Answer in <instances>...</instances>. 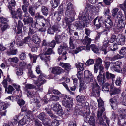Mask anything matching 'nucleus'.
<instances>
[{
	"mask_svg": "<svg viewBox=\"0 0 126 126\" xmlns=\"http://www.w3.org/2000/svg\"><path fill=\"white\" fill-rule=\"evenodd\" d=\"M75 14L72 4L71 3H69L65 14V20L67 23H69L74 20V16Z\"/></svg>",
	"mask_w": 126,
	"mask_h": 126,
	"instance_id": "f257e3e1",
	"label": "nucleus"
},
{
	"mask_svg": "<svg viewBox=\"0 0 126 126\" xmlns=\"http://www.w3.org/2000/svg\"><path fill=\"white\" fill-rule=\"evenodd\" d=\"M9 9L10 11L12 17L14 19L15 23H16V26L17 25L16 21L17 20H18V16L20 19H22V10L20 8H19L17 10L16 12H15L14 9L11 7H9Z\"/></svg>",
	"mask_w": 126,
	"mask_h": 126,
	"instance_id": "f03ea898",
	"label": "nucleus"
},
{
	"mask_svg": "<svg viewBox=\"0 0 126 126\" xmlns=\"http://www.w3.org/2000/svg\"><path fill=\"white\" fill-rule=\"evenodd\" d=\"M86 110H87L86 112H85L86 116H85L84 118V121L86 122H88L90 125L93 126H95V120L94 117L92 116H90L89 117H88L90 114V109H86Z\"/></svg>",
	"mask_w": 126,
	"mask_h": 126,
	"instance_id": "7ed1b4c3",
	"label": "nucleus"
},
{
	"mask_svg": "<svg viewBox=\"0 0 126 126\" xmlns=\"http://www.w3.org/2000/svg\"><path fill=\"white\" fill-rule=\"evenodd\" d=\"M62 103L63 105L65 107L70 108L72 105V98L69 95H66L63 98Z\"/></svg>",
	"mask_w": 126,
	"mask_h": 126,
	"instance_id": "20e7f679",
	"label": "nucleus"
},
{
	"mask_svg": "<svg viewBox=\"0 0 126 126\" xmlns=\"http://www.w3.org/2000/svg\"><path fill=\"white\" fill-rule=\"evenodd\" d=\"M92 84V88L91 95L94 96L96 95V93L97 95L99 96L100 94V87L96 81L93 82Z\"/></svg>",
	"mask_w": 126,
	"mask_h": 126,
	"instance_id": "39448f33",
	"label": "nucleus"
},
{
	"mask_svg": "<svg viewBox=\"0 0 126 126\" xmlns=\"http://www.w3.org/2000/svg\"><path fill=\"white\" fill-rule=\"evenodd\" d=\"M84 75L86 82L87 83H88L93 81L94 79V76L91 72L90 71L88 70L85 71Z\"/></svg>",
	"mask_w": 126,
	"mask_h": 126,
	"instance_id": "423d86ee",
	"label": "nucleus"
},
{
	"mask_svg": "<svg viewBox=\"0 0 126 126\" xmlns=\"http://www.w3.org/2000/svg\"><path fill=\"white\" fill-rule=\"evenodd\" d=\"M97 101L99 107V109L97 111V115L98 116H100L105 110V109L103 101L101 99H98Z\"/></svg>",
	"mask_w": 126,
	"mask_h": 126,
	"instance_id": "0eeeda50",
	"label": "nucleus"
},
{
	"mask_svg": "<svg viewBox=\"0 0 126 126\" xmlns=\"http://www.w3.org/2000/svg\"><path fill=\"white\" fill-rule=\"evenodd\" d=\"M122 62L120 61L115 62H112L111 64L112 66L111 67V69L113 71L119 72L120 71L119 68L120 65L121 64Z\"/></svg>",
	"mask_w": 126,
	"mask_h": 126,
	"instance_id": "6e6552de",
	"label": "nucleus"
},
{
	"mask_svg": "<svg viewBox=\"0 0 126 126\" xmlns=\"http://www.w3.org/2000/svg\"><path fill=\"white\" fill-rule=\"evenodd\" d=\"M84 15V14L83 13V15L81 16L82 21L84 22L85 24L89 23L93 19V17L92 16L91 14H89L88 15H86V16Z\"/></svg>",
	"mask_w": 126,
	"mask_h": 126,
	"instance_id": "1a4fd4ad",
	"label": "nucleus"
},
{
	"mask_svg": "<svg viewBox=\"0 0 126 126\" xmlns=\"http://www.w3.org/2000/svg\"><path fill=\"white\" fill-rule=\"evenodd\" d=\"M46 76L44 74H41L39 76V78L37 82L35 84L37 85L41 86L46 82L45 78Z\"/></svg>",
	"mask_w": 126,
	"mask_h": 126,
	"instance_id": "9d476101",
	"label": "nucleus"
},
{
	"mask_svg": "<svg viewBox=\"0 0 126 126\" xmlns=\"http://www.w3.org/2000/svg\"><path fill=\"white\" fill-rule=\"evenodd\" d=\"M125 24V21L124 20L122 19L119 20L117 24V29L119 30L120 32H122L124 29Z\"/></svg>",
	"mask_w": 126,
	"mask_h": 126,
	"instance_id": "9b49d317",
	"label": "nucleus"
},
{
	"mask_svg": "<svg viewBox=\"0 0 126 126\" xmlns=\"http://www.w3.org/2000/svg\"><path fill=\"white\" fill-rule=\"evenodd\" d=\"M76 111L78 113L79 115L82 116L85 115L84 113L83 112L84 108L82 107V106L79 104L77 105L75 107Z\"/></svg>",
	"mask_w": 126,
	"mask_h": 126,
	"instance_id": "f8f14e48",
	"label": "nucleus"
},
{
	"mask_svg": "<svg viewBox=\"0 0 126 126\" xmlns=\"http://www.w3.org/2000/svg\"><path fill=\"white\" fill-rule=\"evenodd\" d=\"M63 69L59 66L53 67L52 69L51 72L55 75H59L62 72Z\"/></svg>",
	"mask_w": 126,
	"mask_h": 126,
	"instance_id": "ddd939ff",
	"label": "nucleus"
},
{
	"mask_svg": "<svg viewBox=\"0 0 126 126\" xmlns=\"http://www.w3.org/2000/svg\"><path fill=\"white\" fill-rule=\"evenodd\" d=\"M107 16H108V17H107L108 19L107 20L105 21V26L106 28L109 29L112 27L113 25V24L112 21L110 18V16L108 15Z\"/></svg>",
	"mask_w": 126,
	"mask_h": 126,
	"instance_id": "4468645a",
	"label": "nucleus"
},
{
	"mask_svg": "<svg viewBox=\"0 0 126 126\" xmlns=\"http://www.w3.org/2000/svg\"><path fill=\"white\" fill-rule=\"evenodd\" d=\"M110 94L111 95L119 94L120 92V90L119 88L114 87L113 85L110 86Z\"/></svg>",
	"mask_w": 126,
	"mask_h": 126,
	"instance_id": "2eb2a0df",
	"label": "nucleus"
},
{
	"mask_svg": "<svg viewBox=\"0 0 126 126\" xmlns=\"http://www.w3.org/2000/svg\"><path fill=\"white\" fill-rule=\"evenodd\" d=\"M51 108L55 112L61 108V105L58 103H53L51 105Z\"/></svg>",
	"mask_w": 126,
	"mask_h": 126,
	"instance_id": "dca6fc26",
	"label": "nucleus"
},
{
	"mask_svg": "<svg viewBox=\"0 0 126 126\" xmlns=\"http://www.w3.org/2000/svg\"><path fill=\"white\" fill-rule=\"evenodd\" d=\"M42 60H44L46 62L50 61V55L46 53H43L39 55Z\"/></svg>",
	"mask_w": 126,
	"mask_h": 126,
	"instance_id": "f3484780",
	"label": "nucleus"
},
{
	"mask_svg": "<svg viewBox=\"0 0 126 126\" xmlns=\"http://www.w3.org/2000/svg\"><path fill=\"white\" fill-rule=\"evenodd\" d=\"M27 96L30 98H31L33 97H38L39 96L38 94L35 91H28L27 93Z\"/></svg>",
	"mask_w": 126,
	"mask_h": 126,
	"instance_id": "a211bd4d",
	"label": "nucleus"
},
{
	"mask_svg": "<svg viewBox=\"0 0 126 126\" xmlns=\"http://www.w3.org/2000/svg\"><path fill=\"white\" fill-rule=\"evenodd\" d=\"M30 119L27 116H24L18 122L19 125H22L29 121Z\"/></svg>",
	"mask_w": 126,
	"mask_h": 126,
	"instance_id": "6ab92c4d",
	"label": "nucleus"
},
{
	"mask_svg": "<svg viewBox=\"0 0 126 126\" xmlns=\"http://www.w3.org/2000/svg\"><path fill=\"white\" fill-rule=\"evenodd\" d=\"M24 24H32L33 22V18L31 16L24 18L23 20Z\"/></svg>",
	"mask_w": 126,
	"mask_h": 126,
	"instance_id": "aec40b11",
	"label": "nucleus"
},
{
	"mask_svg": "<svg viewBox=\"0 0 126 126\" xmlns=\"http://www.w3.org/2000/svg\"><path fill=\"white\" fill-rule=\"evenodd\" d=\"M68 49V47L66 44H65L64 46L61 45L58 48V53L59 54L62 53V51L63 50H67Z\"/></svg>",
	"mask_w": 126,
	"mask_h": 126,
	"instance_id": "412c9836",
	"label": "nucleus"
},
{
	"mask_svg": "<svg viewBox=\"0 0 126 126\" xmlns=\"http://www.w3.org/2000/svg\"><path fill=\"white\" fill-rule=\"evenodd\" d=\"M97 79L99 84L101 85V84L102 79H103V83L105 82L106 80L105 76H103V77H102V74L99 73V75L97 77Z\"/></svg>",
	"mask_w": 126,
	"mask_h": 126,
	"instance_id": "4be33fe9",
	"label": "nucleus"
},
{
	"mask_svg": "<svg viewBox=\"0 0 126 126\" xmlns=\"http://www.w3.org/2000/svg\"><path fill=\"white\" fill-rule=\"evenodd\" d=\"M76 99L78 102L82 103L85 101L86 98L85 96L80 94L77 96Z\"/></svg>",
	"mask_w": 126,
	"mask_h": 126,
	"instance_id": "5701e85b",
	"label": "nucleus"
},
{
	"mask_svg": "<svg viewBox=\"0 0 126 126\" xmlns=\"http://www.w3.org/2000/svg\"><path fill=\"white\" fill-rule=\"evenodd\" d=\"M59 65L61 66L62 67L67 70L70 69L71 67V66L69 63H61L59 64Z\"/></svg>",
	"mask_w": 126,
	"mask_h": 126,
	"instance_id": "b1692460",
	"label": "nucleus"
},
{
	"mask_svg": "<svg viewBox=\"0 0 126 126\" xmlns=\"http://www.w3.org/2000/svg\"><path fill=\"white\" fill-rule=\"evenodd\" d=\"M75 26L78 29H80L82 28V27H84L85 26V23L83 21L81 22H77L76 23Z\"/></svg>",
	"mask_w": 126,
	"mask_h": 126,
	"instance_id": "393cba45",
	"label": "nucleus"
},
{
	"mask_svg": "<svg viewBox=\"0 0 126 126\" xmlns=\"http://www.w3.org/2000/svg\"><path fill=\"white\" fill-rule=\"evenodd\" d=\"M49 22V21L48 20H47L45 18L44 19L42 20V26L43 28H40L39 29V30L41 32H44L46 30L45 28L44 27L46 24H48V23Z\"/></svg>",
	"mask_w": 126,
	"mask_h": 126,
	"instance_id": "a878e982",
	"label": "nucleus"
},
{
	"mask_svg": "<svg viewBox=\"0 0 126 126\" xmlns=\"http://www.w3.org/2000/svg\"><path fill=\"white\" fill-rule=\"evenodd\" d=\"M91 39L87 36H86L82 41L83 44L86 45H89L91 42Z\"/></svg>",
	"mask_w": 126,
	"mask_h": 126,
	"instance_id": "bb28decb",
	"label": "nucleus"
},
{
	"mask_svg": "<svg viewBox=\"0 0 126 126\" xmlns=\"http://www.w3.org/2000/svg\"><path fill=\"white\" fill-rule=\"evenodd\" d=\"M104 20V18L102 17H100V18L99 19H97V18H95L94 20V25H96V24H101V23H104L103 21Z\"/></svg>",
	"mask_w": 126,
	"mask_h": 126,
	"instance_id": "cd10ccee",
	"label": "nucleus"
},
{
	"mask_svg": "<svg viewBox=\"0 0 126 126\" xmlns=\"http://www.w3.org/2000/svg\"><path fill=\"white\" fill-rule=\"evenodd\" d=\"M32 40L36 44H39L41 40L40 38H38L36 34L33 35Z\"/></svg>",
	"mask_w": 126,
	"mask_h": 126,
	"instance_id": "c85d7f7f",
	"label": "nucleus"
},
{
	"mask_svg": "<svg viewBox=\"0 0 126 126\" xmlns=\"http://www.w3.org/2000/svg\"><path fill=\"white\" fill-rule=\"evenodd\" d=\"M45 115L43 112L40 113L38 116V118L40 120L44 121H47V120L49 121V119L47 118H46L45 117Z\"/></svg>",
	"mask_w": 126,
	"mask_h": 126,
	"instance_id": "c756f323",
	"label": "nucleus"
},
{
	"mask_svg": "<svg viewBox=\"0 0 126 126\" xmlns=\"http://www.w3.org/2000/svg\"><path fill=\"white\" fill-rule=\"evenodd\" d=\"M119 115L120 117L122 119H124L126 117V110H120Z\"/></svg>",
	"mask_w": 126,
	"mask_h": 126,
	"instance_id": "7c9ffc66",
	"label": "nucleus"
},
{
	"mask_svg": "<svg viewBox=\"0 0 126 126\" xmlns=\"http://www.w3.org/2000/svg\"><path fill=\"white\" fill-rule=\"evenodd\" d=\"M52 6L54 8H56L59 3L58 0H51L50 2Z\"/></svg>",
	"mask_w": 126,
	"mask_h": 126,
	"instance_id": "2f4dec72",
	"label": "nucleus"
},
{
	"mask_svg": "<svg viewBox=\"0 0 126 126\" xmlns=\"http://www.w3.org/2000/svg\"><path fill=\"white\" fill-rule=\"evenodd\" d=\"M28 11L29 13L32 16L35 14V10L34 7L32 6H29Z\"/></svg>",
	"mask_w": 126,
	"mask_h": 126,
	"instance_id": "473e14b6",
	"label": "nucleus"
},
{
	"mask_svg": "<svg viewBox=\"0 0 126 126\" xmlns=\"http://www.w3.org/2000/svg\"><path fill=\"white\" fill-rule=\"evenodd\" d=\"M102 114L100 116H98L97 115L98 118L96 120V122L98 124L102 125L103 126V124H105L104 123L103 119L102 118Z\"/></svg>",
	"mask_w": 126,
	"mask_h": 126,
	"instance_id": "72a5a7b5",
	"label": "nucleus"
},
{
	"mask_svg": "<svg viewBox=\"0 0 126 126\" xmlns=\"http://www.w3.org/2000/svg\"><path fill=\"white\" fill-rule=\"evenodd\" d=\"M47 112L49 114L52 119L56 118V116L52 114L51 110L47 107H46L45 109Z\"/></svg>",
	"mask_w": 126,
	"mask_h": 126,
	"instance_id": "f704fd0d",
	"label": "nucleus"
},
{
	"mask_svg": "<svg viewBox=\"0 0 126 126\" xmlns=\"http://www.w3.org/2000/svg\"><path fill=\"white\" fill-rule=\"evenodd\" d=\"M110 86V85L109 83H105L103 86L102 91L104 92L108 91L109 90Z\"/></svg>",
	"mask_w": 126,
	"mask_h": 126,
	"instance_id": "c9c22d12",
	"label": "nucleus"
},
{
	"mask_svg": "<svg viewBox=\"0 0 126 126\" xmlns=\"http://www.w3.org/2000/svg\"><path fill=\"white\" fill-rule=\"evenodd\" d=\"M85 46L80 47H79L76 48L75 49L73 50V52L75 54H77L79 52L81 51L82 50L85 49Z\"/></svg>",
	"mask_w": 126,
	"mask_h": 126,
	"instance_id": "e433bc0d",
	"label": "nucleus"
},
{
	"mask_svg": "<svg viewBox=\"0 0 126 126\" xmlns=\"http://www.w3.org/2000/svg\"><path fill=\"white\" fill-rule=\"evenodd\" d=\"M125 38L124 36H121L118 40H117V42L118 44L122 45L124 43Z\"/></svg>",
	"mask_w": 126,
	"mask_h": 126,
	"instance_id": "4c0bfd02",
	"label": "nucleus"
},
{
	"mask_svg": "<svg viewBox=\"0 0 126 126\" xmlns=\"http://www.w3.org/2000/svg\"><path fill=\"white\" fill-rule=\"evenodd\" d=\"M0 109L1 110H5L8 107L7 104L3 102H2L1 101H0Z\"/></svg>",
	"mask_w": 126,
	"mask_h": 126,
	"instance_id": "58836bf2",
	"label": "nucleus"
},
{
	"mask_svg": "<svg viewBox=\"0 0 126 126\" xmlns=\"http://www.w3.org/2000/svg\"><path fill=\"white\" fill-rule=\"evenodd\" d=\"M83 65L84 64L81 63H76V66L77 69L81 71L84 70Z\"/></svg>",
	"mask_w": 126,
	"mask_h": 126,
	"instance_id": "ea45409f",
	"label": "nucleus"
},
{
	"mask_svg": "<svg viewBox=\"0 0 126 126\" xmlns=\"http://www.w3.org/2000/svg\"><path fill=\"white\" fill-rule=\"evenodd\" d=\"M41 10L43 14L47 16L48 14V9L45 6H42L41 8Z\"/></svg>",
	"mask_w": 126,
	"mask_h": 126,
	"instance_id": "a19ab883",
	"label": "nucleus"
},
{
	"mask_svg": "<svg viewBox=\"0 0 126 126\" xmlns=\"http://www.w3.org/2000/svg\"><path fill=\"white\" fill-rule=\"evenodd\" d=\"M29 56L31 60L33 61V63H35L36 62V60L37 58V56L34 54H32L31 53L29 54Z\"/></svg>",
	"mask_w": 126,
	"mask_h": 126,
	"instance_id": "79ce46f5",
	"label": "nucleus"
},
{
	"mask_svg": "<svg viewBox=\"0 0 126 126\" xmlns=\"http://www.w3.org/2000/svg\"><path fill=\"white\" fill-rule=\"evenodd\" d=\"M23 5L21 6L22 9H27L29 5V3L27 0H22Z\"/></svg>",
	"mask_w": 126,
	"mask_h": 126,
	"instance_id": "37998d69",
	"label": "nucleus"
},
{
	"mask_svg": "<svg viewBox=\"0 0 126 126\" xmlns=\"http://www.w3.org/2000/svg\"><path fill=\"white\" fill-rule=\"evenodd\" d=\"M90 47L94 53H97L98 52L99 50L96 46L94 44L90 45Z\"/></svg>",
	"mask_w": 126,
	"mask_h": 126,
	"instance_id": "c03bdc74",
	"label": "nucleus"
},
{
	"mask_svg": "<svg viewBox=\"0 0 126 126\" xmlns=\"http://www.w3.org/2000/svg\"><path fill=\"white\" fill-rule=\"evenodd\" d=\"M115 77V76L113 74L110 73L108 71L106 72V78L108 79H113Z\"/></svg>",
	"mask_w": 126,
	"mask_h": 126,
	"instance_id": "a18cd8bd",
	"label": "nucleus"
},
{
	"mask_svg": "<svg viewBox=\"0 0 126 126\" xmlns=\"http://www.w3.org/2000/svg\"><path fill=\"white\" fill-rule=\"evenodd\" d=\"M111 44H110V47L112 51H115L118 49L117 44L115 43H111Z\"/></svg>",
	"mask_w": 126,
	"mask_h": 126,
	"instance_id": "49530a36",
	"label": "nucleus"
},
{
	"mask_svg": "<svg viewBox=\"0 0 126 126\" xmlns=\"http://www.w3.org/2000/svg\"><path fill=\"white\" fill-rule=\"evenodd\" d=\"M8 1L9 4V5L8 6L9 9V7L12 8L11 6L13 7H15V6L16 2L14 0H8Z\"/></svg>",
	"mask_w": 126,
	"mask_h": 126,
	"instance_id": "de8ad7c7",
	"label": "nucleus"
},
{
	"mask_svg": "<svg viewBox=\"0 0 126 126\" xmlns=\"http://www.w3.org/2000/svg\"><path fill=\"white\" fill-rule=\"evenodd\" d=\"M63 7L62 6H60L58 9V15L59 16H61L62 15L63 13Z\"/></svg>",
	"mask_w": 126,
	"mask_h": 126,
	"instance_id": "09e8293b",
	"label": "nucleus"
},
{
	"mask_svg": "<svg viewBox=\"0 0 126 126\" xmlns=\"http://www.w3.org/2000/svg\"><path fill=\"white\" fill-rule=\"evenodd\" d=\"M16 73L17 75L21 76L23 74V71L22 69L20 68H18L17 67L16 68Z\"/></svg>",
	"mask_w": 126,
	"mask_h": 126,
	"instance_id": "8fccbe9b",
	"label": "nucleus"
},
{
	"mask_svg": "<svg viewBox=\"0 0 126 126\" xmlns=\"http://www.w3.org/2000/svg\"><path fill=\"white\" fill-rule=\"evenodd\" d=\"M59 124L58 120L55 119L52 121L51 124L52 126H58Z\"/></svg>",
	"mask_w": 126,
	"mask_h": 126,
	"instance_id": "3c124183",
	"label": "nucleus"
},
{
	"mask_svg": "<svg viewBox=\"0 0 126 126\" xmlns=\"http://www.w3.org/2000/svg\"><path fill=\"white\" fill-rule=\"evenodd\" d=\"M7 93L8 94H12V92L15 90L13 87L11 85H9L7 88Z\"/></svg>",
	"mask_w": 126,
	"mask_h": 126,
	"instance_id": "603ef678",
	"label": "nucleus"
},
{
	"mask_svg": "<svg viewBox=\"0 0 126 126\" xmlns=\"http://www.w3.org/2000/svg\"><path fill=\"white\" fill-rule=\"evenodd\" d=\"M10 60L12 62L16 64L19 61V59L17 57L10 58H9Z\"/></svg>",
	"mask_w": 126,
	"mask_h": 126,
	"instance_id": "864d4df0",
	"label": "nucleus"
},
{
	"mask_svg": "<svg viewBox=\"0 0 126 126\" xmlns=\"http://www.w3.org/2000/svg\"><path fill=\"white\" fill-rule=\"evenodd\" d=\"M25 87L26 89H31L34 88H35V86L32 84H26L25 85Z\"/></svg>",
	"mask_w": 126,
	"mask_h": 126,
	"instance_id": "5fc2aeb1",
	"label": "nucleus"
},
{
	"mask_svg": "<svg viewBox=\"0 0 126 126\" xmlns=\"http://www.w3.org/2000/svg\"><path fill=\"white\" fill-rule=\"evenodd\" d=\"M122 79L120 77L117 78L115 81V84L117 86H120L121 84Z\"/></svg>",
	"mask_w": 126,
	"mask_h": 126,
	"instance_id": "6e6d98bb",
	"label": "nucleus"
},
{
	"mask_svg": "<svg viewBox=\"0 0 126 126\" xmlns=\"http://www.w3.org/2000/svg\"><path fill=\"white\" fill-rule=\"evenodd\" d=\"M94 62V60L92 59H90L87 61L85 64L86 65L89 66L93 64Z\"/></svg>",
	"mask_w": 126,
	"mask_h": 126,
	"instance_id": "4d7b16f0",
	"label": "nucleus"
},
{
	"mask_svg": "<svg viewBox=\"0 0 126 126\" xmlns=\"http://www.w3.org/2000/svg\"><path fill=\"white\" fill-rule=\"evenodd\" d=\"M119 53L120 55H123L125 54H126V47H122Z\"/></svg>",
	"mask_w": 126,
	"mask_h": 126,
	"instance_id": "13d9d810",
	"label": "nucleus"
},
{
	"mask_svg": "<svg viewBox=\"0 0 126 126\" xmlns=\"http://www.w3.org/2000/svg\"><path fill=\"white\" fill-rule=\"evenodd\" d=\"M119 9L117 8H115L113 9L111 12L112 13V16L113 17H115L117 15V13Z\"/></svg>",
	"mask_w": 126,
	"mask_h": 126,
	"instance_id": "bf43d9fd",
	"label": "nucleus"
},
{
	"mask_svg": "<svg viewBox=\"0 0 126 126\" xmlns=\"http://www.w3.org/2000/svg\"><path fill=\"white\" fill-rule=\"evenodd\" d=\"M59 98L58 96L53 95L51 96L50 98V100L51 101H56L59 100Z\"/></svg>",
	"mask_w": 126,
	"mask_h": 126,
	"instance_id": "052dcab7",
	"label": "nucleus"
},
{
	"mask_svg": "<svg viewBox=\"0 0 126 126\" xmlns=\"http://www.w3.org/2000/svg\"><path fill=\"white\" fill-rule=\"evenodd\" d=\"M122 58V56H121L119 54H117L114 56L111 59V61H113L116 59H118L119 58Z\"/></svg>",
	"mask_w": 126,
	"mask_h": 126,
	"instance_id": "680f3d73",
	"label": "nucleus"
},
{
	"mask_svg": "<svg viewBox=\"0 0 126 126\" xmlns=\"http://www.w3.org/2000/svg\"><path fill=\"white\" fill-rule=\"evenodd\" d=\"M7 80L6 79L4 80L2 82V84L3 85V86L5 89V91H7Z\"/></svg>",
	"mask_w": 126,
	"mask_h": 126,
	"instance_id": "e2e57ef3",
	"label": "nucleus"
},
{
	"mask_svg": "<svg viewBox=\"0 0 126 126\" xmlns=\"http://www.w3.org/2000/svg\"><path fill=\"white\" fill-rule=\"evenodd\" d=\"M61 38V36L60 35H58L56 34L55 36V39L57 43L59 44L61 43L59 40Z\"/></svg>",
	"mask_w": 126,
	"mask_h": 126,
	"instance_id": "0e129e2a",
	"label": "nucleus"
},
{
	"mask_svg": "<svg viewBox=\"0 0 126 126\" xmlns=\"http://www.w3.org/2000/svg\"><path fill=\"white\" fill-rule=\"evenodd\" d=\"M52 28L55 32L56 31H58L59 32L60 31L59 29L60 27L58 25H54L52 26Z\"/></svg>",
	"mask_w": 126,
	"mask_h": 126,
	"instance_id": "69168bd1",
	"label": "nucleus"
},
{
	"mask_svg": "<svg viewBox=\"0 0 126 126\" xmlns=\"http://www.w3.org/2000/svg\"><path fill=\"white\" fill-rule=\"evenodd\" d=\"M12 85L17 91H19L20 90V85L16 83L13 84Z\"/></svg>",
	"mask_w": 126,
	"mask_h": 126,
	"instance_id": "338daca9",
	"label": "nucleus"
},
{
	"mask_svg": "<svg viewBox=\"0 0 126 126\" xmlns=\"http://www.w3.org/2000/svg\"><path fill=\"white\" fill-rule=\"evenodd\" d=\"M119 7L124 11L125 14H126V5L123 4H120L119 5Z\"/></svg>",
	"mask_w": 126,
	"mask_h": 126,
	"instance_id": "774afa93",
	"label": "nucleus"
}]
</instances>
